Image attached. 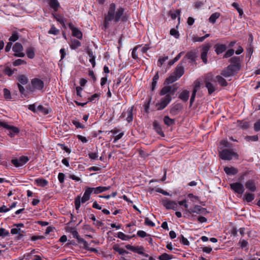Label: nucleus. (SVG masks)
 Instances as JSON below:
<instances>
[{
  "instance_id": "obj_26",
  "label": "nucleus",
  "mask_w": 260,
  "mask_h": 260,
  "mask_svg": "<svg viewBox=\"0 0 260 260\" xmlns=\"http://www.w3.org/2000/svg\"><path fill=\"white\" fill-rule=\"evenodd\" d=\"M189 97V92L187 90H184L179 95V98L184 102H186L188 100Z\"/></svg>"
},
{
  "instance_id": "obj_58",
  "label": "nucleus",
  "mask_w": 260,
  "mask_h": 260,
  "mask_svg": "<svg viewBox=\"0 0 260 260\" xmlns=\"http://www.w3.org/2000/svg\"><path fill=\"white\" fill-rule=\"evenodd\" d=\"M180 242L184 245L188 246L189 244V242L183 235H181V238L180 239Z\"/></svg>"
},
{
  "instance_id": "obj_18",
  "label": "nucleus",
  "mask_w": 260,
  "mask_h": 260,
  "mask_svg": "<svg viewBox=\"0 0 260 260\" xmlns=\"http://www.w3.org/2000/svg\"><path fill=\"white\" fill-rule=\"evenodd\" d=\"M184 73V67L181 64H179L176 67L174 74L178 79H179L183 75Z\"/></svg>"
},
{
  "instance_id": "obj_4",
  "label": "nucleus",
  "mask_w": 260,
  "mask_h": 260,
  "mask_svg": "<svg viewBox=\"0 0 260 260\" xmlns=\"http://www.w3.org/2000/svg\"><path fill=\"white\" fill-rule=\"evenodd\" d=\"M219 157L222 160H230L232 159L233 157L238 158L239 155L232 149H224L219 152Z\"/></svg>"
},
{
  "instance_id": "obj_21",
  "label": "nucleus",
  "mask_w": 260,
  "mask_h": 260,
  "mask_svg": "<svg viewBox=\"0 0 260 260\" xmlns=\"http://www.w3.org/2000/svg\"><path fill=\"white\" fill-rule=\"evenodd\" d=\"M215 51L217 54H220L226 50V46L224 44H217L214 46Z\"/></svg>"
},
{
  "instance_id": "obj_10",
  "label": "nucleus",
  "mask_w": 260,
  "mask_h": 260,
  "mask_svg": "<svg viewBox=\"0 0 260 260\" xmlns=\"http://www.w3.org/2000/svg\"><path fill=\"white\" fill-rule=\"evenodd\" d=\"M31 83L34 90H41L44 86V82L38 78L32 79Z\"/></svg>"
},
{
  "instance_id": "obj_53",
  "label": "nucleus",
  "mask_w": 260,
  "mask_h": 260,
  "mask_svg": "<svg viewBox=\"0 0 260 260\" xmlns=\"http://www.w3.org/2000/svg\"><path fill=\"white\" fill-rule=\"evenodd\" d=\"M234 52L235 51L233 49H230L225 52L223 55V58H229L232 56L234 54Z\"/></svg>"
},
{
  "instance_id": "obj_23",
  "label": "nucleus",
  "mask_w": 260,
  "mask_h": 260,
  "mask_svg": "<svg viewBox=\"0 0 260 260\" xmlns=\"http://www.w3.org/2000/svg\"><path fill=\"white\" fill-rule=\"evenodd\" d=\"M10 42L8 43L6 47L5 51L6 52H9L11 48L12 43V42H15L16 41V32H14L12 36L9 38Z\"/></svg>"
},
{
  "instance_id": "obj_6",
  "label": "nucleus",
  "mask_w": 260,
  "mask_h": 260,
  "mask_svg": "<svg viewBox=\"0 0 260 260\" xmlns=\"http://www.w3.org/2000/svg\"><path fill=\"white\" fill-rule=\"evenodd\" d=\"M211 45L209 43H206L204 44L202 48L201 58L203 62L206 64L208 62L207 60V54L210 50Z\"/></svg>"
},
{
  "instance_id": "obj_30",
  "label": "nucleus",
  "mask_w": 260,
  "mask_h": 260,
  "mask_svg": "<svg viewBox=\"0 0 260 260\" xmlns=\"http://www.w3.org/2000/svg\"><path fill=\"white\" fill-rule=\"evenodd\" d=\"M26 53L29 58H34L35 56V48L32 47H28L26 50Z\"/></svg>"
},
{
  "instance_id": "obj_54",
  "label": "nucleus",
  "mask_w": 260,
  "mask_h": 260,
  "mask_svg": "<svg viewBox=\"0 0 260 260\" xmlns=\"http://www.w3.org/2000/svg\"><path fill=\"white\" fill-rule=\"evenodd\" d=\"M152 190H154L155 191H156L157 192L160 193L164 196H171V194H170V193L169 192H168L167 191L164 190V189H162L160 188H153Z\"/></svg>"
},
{
  "instance_id": "obj_38",
  "label": "nucleus",
  "mask_w": 260,
  "mask_h": 260,
  "mask_svg": "<svg viewBox=\"0 0 260 260\" xmlns=\"http://www.w3.org/2000/svg\"><path fill=\"white\" fill-rule=\"evenodd\" d=\"M17 80L22 84L25 85L27 83L28 80L24 75H20L17 76Z\"/></svg>"
},
{
  "instance_id": "obj_33",
  "label": "nucleus",
  "mask_w": 260,
  "mask_h": 260,
  "mask_svg": "<svg viewBox=\"0 0 260 260\" xmlns=\"http://www.w3.org/2000/svg\"><path fill=\"white\" fill-rule=\"evenodd\" d=\"M164 122L168 126L174 125L175 123L174 119L170 118L168 116H165L164 118Z\"/></svg>"
},
{
  "instance_id": "obj_8",
  "label": "nucleus",
  "mask_w": 260,
  "mask_h": 260,
  "mask_svg": "<svg viewBox=\"0 0 260 260\" xmlns=\"http://www.w3.org/2000/svg\"><path fill=\"white\" fill-rule=\"evenodd\" d=\"M177 90V87L174 85L172 86H165L160 91L159 94L164 95L167 94H173Z\"/></svg>"
},
{
  "instance_id": "obj_32",
  "label": "nucleus",
  "mask_w": 260,
  "mask_h": 260,
  "mask_svg": "<svg viewBox=\"0 0 260 260\" xmlns=\"http://www.w3.org/2000/svg\"><path fill=\"white\" fill-rule=\"evenodd\" d=\"M81 42L78 40L76 39L72 40L70 43V46L72 49H76L79 47L81 46Z\"/></svg>"
},
{
  "instance_id": "obj_41",
  "label": "nucleus",
  "mask_w": 260,
  "mask_h": 260,
  "mask_svg": "<svg viewBox=\"0 0 260 260\" xmlns=\"http://www.w3.org/2000/svg\"><path fill=\"white\" fill-rule=\"evenodd\" d=\"M101 95L100 93H95L88 98V102L95 103L97 101L99 100Z\"/></svg>"
},
{
  "instance_id": "obj_43",
  "label": "nucleus",
  "mask_w": 260,
  "mask_h": 260,
  "mask_svg": "<svg viewBox=\"0 0 260 260\" xmlns=\"http://www.w3.org/2000/svg\"><path fill=\"white\" fill-rule=\"evenodd\" d=\"M230 62L232 64H241V59L239 56H233L230 59Z\"/></svg>"
},
{
  "instance_id": "obj_49",
  "label": "nucleus",
  "mask_w": 260,
  "mask_h": 260,
  "mask_svg": "<svg viewBox=\"0 0 260 260\" xmlns=\"http://www.w3.org/2000/svg\"><path fill=\"white\" fill-rule=\"evenodd\" d=\"M48 32L49 34L57 35L59 34V30L57 29L54 25H52Z\"/></svg>"
},
{
  "instance_id": "obj_42",
  "label": "nucleus",
  "mask_w": 260,
  "mask_h": 260,
  "mask_svg": "<svg viewBox=\"0 0 260 260\" xmlns=\"http://www.w3.org/2000/svg\"><path fill=\"white\" fill-rule=\"evenodd\" d=\"M15 206H16L15 202H13L11 204V205L10 206V207L9 208L6 206L4 205L0 207V212L1 213L6 212L9 211L11 209L15 207Z\"/></svg>"
},
{
  "instance_id": "obj_14",
  "label": "nucleus",
  "mask_w": 260,
  "mask_h": 260,
  "mask_svg": "<svg viewBox=\"0 0 260 260\" xmlns=\"http://www.w3.org/2000/svg\"><path fill=\"white\" fill-rule=\"evenodd\" d=\"M246 189L248 191L254 192L256 190V185L254 180L249 179L245 184Z\"/></svg>"
},
{
  "instance_id": "obj_40",
  "label": "nucleus",
  "mask_w": 260,
  "mask_h": 260,
  "mask_svg": "<svg viewBox=\"0 0 260 260\" xmlns=\"http://www.w3.org/2000/svg\"><path fill=\"white\" fill-rule=\"evenodd\" d=\"M221 75L225 78H228L234 76L231 73L228 67L222 71Z\"/></svg>"
},
{
  "instance_id": "obj_59",
  "label": "nucleus",
  "mask_w": 260,
  "mask_h": 260,
  "mask_svg": "<svg viewBox=\"0 0 260 260\" xmlns=\"http://www.w3.org/2000/svg\"><path fill=\"white\" fill-rule=\"evenodd\" d=\"M9 233L8 231L4 228H0V237H5L9 235Z\"/></svg>"
},
{
  "instance_id": "obj_20",
  "label": "nucleus",
  "mask_w": 260,
  "mask_h": 260,
  "mask_svg": "<svg viewBox=\"0 0 260 260\" xmlns=\"http://www.w3.org/2000/svg\"><path fill=\"white\" fill-rule=\"evenodd\" d=\"M153 127L155 132L160 136L164 137L165 134L162 131L161 125L157 122V121L154 120L153 123Z\"/></svg>"
},
{
  "instance_id": "obj_34",
  "label": "nucleus",
  "mask_w": 260,
  "mask_h": 260,
  "mask_svg": "<svg viewBox=\"0 0 260 260\" xmlns=\"http://www.w3.org/2000/svg\"><path fill=\"white\" fill-rule=\"evenodd\" d=\"M133 109H134V106H132L130 108H129L127 111V116L126 117V120L128 123L132 122L133 120Z\"/></svg>"
},
{
  "instance_id": "obj_63",
  "label": "nucleus",
  "mask_w": 260,
  "mask_h": 260,
  "mask_svg": "<svg viewBox=\"0 0 260 260\" xmlns=\"http://www.w3.org/2000/svg\"><path fill=\"white\" fill-rule=\"evenodd\" d=\"M168 59V56H165L160 57L158 60V66L161 67L165 61Z\"/></svg>"
},
{
  "instance_id": "obj_28",
  "label": "nucleus",
  "mask_w": 260,
  "mask_h": 260,
  "mask_svg": "<svg viewBox=\"0 0 260 260\" xmlns=\"http://www.w3.org/2000/svg\"><path fill=\"white\" fill-rule=\"evenodd\" d=\"M49 4L50 7L55 12L58 10V8L60 7L59 3L57 0H49Z\"/></svg>"
},
{
  "instance_id": "obj_37",
  "label": "nucleus",
  "mask_w": 260,
  "mask_h": 260,
  "mask_svg": "<svg viewBox=\"0 0 260 260\" xmlns=\"http://www.w3.org/2000/svg\"><path fill=\"white\" fill-rule=\"evenodd\" d=\"M216 79L218 83L222 86H226L228 85V82L222 77L220 76H216Z\"/></svg>"
},
{
  "instance_id": "obj_62",
  "label": "nucleus",
  "mask_w": 260,
  "mask_h": 260,
  "mask_svg": "<svg viewBox=\"0 0 260 260\" xmlns=\"http://www.w3.org/2000/svg\"><path fill=\"white\" fill-rule=\"evenodd\" d=\"M145 224L146 225L153 227L155 226V223L153 222L152 221H151L148 217H146L145 218Z\"/></svg>"
},
{
  "instance_id": "obj_24",
  "label": "nucleus",
  "mask_w": 260,
  "mask_h": 260,
  "mask_svg": "<svg viewBox=\"0 0 260 260\" xmlns=\"http://www.w3.org/2000/svg\"><path fill=\"white\" fill-rule=\"evenodd\" d=\"M224 171L228 175H235L238 172V169L233 167H225Z\"/></svg>"
},
{
  "instance_id": "obj_57",
  "label": "nucleus",
  "mask_w": 260,
  "mask_h": 260,
  "mask_svg": "<svg viewBox=\"0 0 260 260\" xmlns=\"http://www.w3.org/2000/svg\"><path fill=\"white\" fill-rule=\"evenodd\" d=\"M89 157L91 159H96L98 157V151L96 149V151L94 152H89L88 153Z\"/></svg>"
},
{
  "instance_id": "obj_47",
  "label": "nucleus",
  "mask_w": 260,
  "mask_h": 260,
  "mask_svg": "<svg viewBox=\"0 0 260 260\" xmlns=\"http://www.w3.org/2000/svg\"><path fill=\"white\" fill-rule=\"evenodd\" d=\"M245 140L247 142H255L258 141V137L257 135L246 136L245 137Z\"/></svg>"
},
{
  "instance_id": "obj_2",
  "label": "nucleus",
  "mask_w": 260,
  "mask_h": 260,
  "mask_svg": "<svg viewBox=\"0 0 260 260\" xmlns=\"http://www.w3.org/2000/svg\"><path fill=\"white\" fill-rule=\"evenodd\" d=\"M205 87L208 89V94L211 95L217 89L216 81L211 74H207L204 80Z\"/></svg>"
},
{
  "instance_id": "obj_48",
  "label": "nucleus",
  "mask_w": 260,
  "mask_h": 260,
  "mask_svg": "<svg viewBox=\"0 0 260 260\" xmlns=\"http://www.w3.org/2000/svg\"><path fill=\"white\" fill-rule=\"evenodd\" d=\"M151 98L149 97L145 101L144 104V110L145 112L146 113H148L149 112V106L150 103L151 102Z\"/></svg>"
},
{
  "instance_id": "obj_27",
  "label": "nucleus",
  "mask_w": 260,
  "mask_h": 260,
  "mask_svg": "<svg viewBox=\"0 0 260 260\" xmlns=\"http://www.w3.org/2000/svg\"><path fill=\"white\" fill-rule=\"evenodd\" d=\"M35 183L37 186H41L42 187H45L48 184V181L43 178H38L35 180Z\"/></svg>"
},
{
  "instance_id": "obj_9",
  "label": "nucleus",
  "mask_w": 260,
  "mask_h": 260,
  "mask_svg": "<svg viewBox=\"0 0 260 260\" xmlns=\"http://www.w3.org/2000/svg\"><path fill=\"white\" fill-rule=\"evenodd\" d=\"M68 231L72 235L73 238H76L77 240L79 243H85V246H87V241H85L83 238H82L80 237L78 232L74 228H69Z\"/></svg>"
},
{
  "instance_id": "obj_61",
  "label": "nucleus",
  "mask_w": 260,
  "mask_h": 260,
  "mask_svg": "<svg viewBox=\"0 0 260 260\" xmlns=\"http://www.w3.org/2000/svg\"><path fill=\"white\" fill-rule=\"evenodd\" d=\"M137 235L141 238L150 236V235L147 234L145 231L142 230H140L137 232Z\"/></svg>"
},
{
  "instance_id": "obj_13",
  "label": "nucleus",
  "mask_w": 260,
  "mask_h": 260,
  "mask_svg": "<svg viewBox=\"0 0 260 260\" xmlns=\"http://www.w3.org/2000/svg\"><path fill=\"white\" fill-rule=\"evenodd\" d=\"M162 204L167 209H173L176 210L177 209V203L175 201L165 200L162 201Z\"/></svg>"
},
{
  "instance_id": "obj_31",
  "label": "nucleus",
  "mask_w": 260,
  "mask_h": 260,
  "mask_svg": "<svg viewBox=\"0 0 260 260\" xmlns=\"http://www.w3.org/2000/svg\"><path fill=\"white\" fill-rule=\"evenodd\" d=\"M135 235H134L133 236H128L124 234L122 232H119L117 233V237L122 240H129L131 238L135 237Z\"/></svg>"
},
{
  "instance_id": "obj_7",
  "label": "nucleus",
  "mask_w": 260,
  "mask_h": 260,
  "mask_svg": "<svg viewBox=\"0 0 260 260\" xmlns=\"http://www.w3.org/2000/svg\"><path fill=\"white\" fill-rule=\"evenodd\" d=\"M230 187L235 192L240 194H243L245 190L243 185L240 182L231 183Z\"/></svg>"
},
{
  "instance_id": "obj_60",
  "label": "nucleus",
  "mask_w": 260,
  "mask_h": 260,
  "mask_svg": "<svg viewBox=\"0 0 260 260\" xmlns=\"http://www.w3.org/2000/svg\"><path fill=\"white\" fill-rule=\"evenodd\" d=\"M138 48V46H136L133 50L132 52V57L135 59H138L139 58L138 54L137 53V50Z\"/></svg>"
},
{
  "instance_id": "obj_56",
  "label": "nucleus",
  "mask_w": 260,
  "mask_h": 260,
  "mask_svg": "<svg viewBox=\"0 0 260 260\" xmlns=\"http://www.w3.org/2000/svg\"><path fill=\"white\" fill-rule=\"evenodd\" d=\"M72 123L77 128H82L83 129L85 128V126L82 124L80 122L73 120H72Z\"/></svg>"
},
{
  "instance_id": "obj_17",
  "label": "nucleus",
  "mask_w": 260,
  "mask_h": 260,
  "mask_svg": "<svg viewBox=\"0 0 260 260\" xmlns=\"http://www.w3.org/2000/svg\"><path fill=\"white\" fill-rule=\"evenodd\" d=\"M29 157L27 156L24 155H21L20 157H19V158H17V168L23 167L29 161Z\"/></svg>"
},
{
  "instance_id": "obj_55",
  "label": "nucleus",
  "mask_w": 260,
  "mask_h": 260,
  "mask_svg": "<svg viewBox=\"0 0 260 260\" xmlns=\"http://www.w3.org/2000/svg\"><path fill=\"white\" fill-rule=\"evenodd\" d=\"M170 35L174 36L176 39H178L179 37V33L178 31L174 28L170 30Z\"/></svg>"
},
{
  "instance_id": "obj_51",
  "label": "nucleus",
  "mask_w": 260,
  "mask_h": 260,
  "mask_svg": "<svg viewBox=\"0 0 260 260\" xmlns=\"http://www.w3.org/2000/svg\"><path fill=\"white\" fill-rule=\"evenodd\" d=\"M184 58H187L188 59L190 60V62L195 61V54L192 52H189L186 54Z\"/></svg>"
},
{
  "instance_id": "obj_36",
  "label": "nucleus",
  "mask_w": 260,
  "mask_h": 260,
  "mask_svg": "<svg viewBox=\"0 0 260 260\" xmlns=\"http://www.w3.org/2000/svg\"><path fill=\"white\" fill-rule=\"evenodd\" d=\"M113 249L115 251L118 252V253L120 255H122L124 253H128V252L125 250V249L121 248L119 247V246L117 244L114 245L113 246Z\"/></svg>"
},
{
  "instance_id": "obj_12",
  "label": "nucleus",
  "mask_w": 260,
  "mask_h": 260,
  "mask_svg": "<svg viewBox=\"0 0 260 260\" xmlns=\"http://www.w3.org/2000/svg\"><path fill=\"white\" fill-rule=\"evenodd\" d=\"M0 126H3L9 131L8 135L11 137H14L16 134V127L10 126L6 122H0Z\"/></svg>"
},
{
  "instance_id": "obj_46",
  "label": "nucleus",
  "mask_w": 260,
  "mask_h": 260,
  "mask_svg": "<svg viewBox=\"0 0 260 260\" xmlns=\"http://www.w3.org/2000/svg\"><path fill=\"white\" fill-rule=\"evenodd\" d=\"M173 255L164 253L158 257L159 260H170L173 258Z\"/></svg>"
},
{
  "instance_id": "obj_3",
  "label": "nucleus",
  "mask_w": 260,
  "mask_h": 260,
  "mask_svg": "<svg viewBox=\"0 0 260 260\" xmlns=\"http://www.w3.org/2000/svg\"><path fill=\"white\" fill-rule=\"evenodd\" d=\"M92 190L91 187H87L85 190L83 196L81 199L80 196H77L74 201L75 206L76 210H78L81 206V203H84L90 199L91 193Z\"/></svg>"
},
{
  "instance_id": "obj_35",
  "label": "nucleus",
  "mask_w": 260,
  "mask_h": 260,
  "mask_svg": "<svg viewBox=\"0 0 260 260\" xmlns=\"http://www.w3.org/2000/svg\"><path fill=\"white\" fill-rule=\"evenodd\" d=\"M178 79V78L175 75H171L166 79L164 84L169 85L176 81Z\"/></svg>"
},
{
  "instance_id": "obj_22",
  "label": "nucleus",
  "mask_w": 260,
  "mask_h": 260,
  "mask_svg": "<svg viewBox=\"0 0 260 260\" xmlns=\"http://www.w3.org/2000/svg\"><path fill=\"white\" fill-rule=\"evenodd\" d=\"M38 111L40 112L43 115H47L51 112V109L49 108L48 106L44 107L42 105H40L37 107Z\"/></svg>"
},
{
  "instance_id": "obj_19",
  "label": "nucleus",
  "mask_w": 260,
  "mask_h": 260,
  "mask_svg": "<svg viewBox=\"0 0 260 260\" xmlns=\"http://www.w3.org/2000/svg\"><path fill=\"white\" fill-rule=\"evenodd\" d=\"M111 188V186H109L107 187L106 186H98L96 187H91V190H92V192L94 194H99L100 193H102L103 192H104L106 190H109Z\"/></svg>"
},
{
  "instance_id": "obj_25",
  "label": "nucleus",
  "mask_w": 260,
  "mask_h": 260,
  "mask_svg": "<svg viewBox=\"0 0 260 260\" xmlns=\"http://www.w3.org/2000/svg\"><path fill=\"white\" fill-rule=\"evenodd\" d=\"M228 67L234 76L237 74L241 69V64H230Z\"/></svg>"
},
{
  "instance_id": "obj_16",
  "label": "nucleus",
  "mask_w": 260,
  "mask_h": 260,
  "mask_svg": "<svg viewBox=\"0 0 260 260\" xmlns=\"http://www.w3.org/2000/svg\"><path fill=\"white\" fill-rule=\"evenodd\" d=\"M183 106L181 104H176L171 108L170 113L173 116H175L182 109Z\"/></svg>"
},
{
  "instance_id": "obj_64",
  "label": "nucleus",
  "mask_w": 260,
  "mask_h": 260,
  "mask_svg": "<svg viewBox=\"0 0 260 260\" xmlns=\"http://www.w3.org/2000/svg\"><path fill=\"white\" fill-rule=\"evenodd\" d=\"M254 129L255 132L260 131V119L254 124Z\"/></svg>"
},
{
  "instance_id": "obj_50",
  "label": "nucleus",
  "mask_w": 260,
  "mask_h": 260,
  "mask_svg": "<svg viewBox=\"0 0 260 260\" xmlns=\"http://www.w3.org/2000/svg\"><path fill=\"white\" fill-rule=\"evenodd\" d=\"M181 10L179 9L176 10L174 12H170V16L173 20L175 19L179 15H180Z\"/></svg>"
},
{
  "instance_id": "obj_44",
  "label": "nucleus",
  "mask_w": 260,
  "mask_h": 260,
  "mask_svg": "<svg viewBox=\"0 0 260 260\" xmlns=\"http://www.w3.org/2000/svg\"><path fill=\"white\" fill-rule=\"evenodd\" d=\"M237 122L239 123V126L242 129H246L249 126V122L244 121H238Z\"/></svg>"
},
{
  "instance_id": "obj_39",
  "label": "nucleus",
  "mask_w": 260,
  "mask_h": 260,
  "mask_svg": "<svg viewBox=\"0 0 260 260\" xmlns=\"http://www.w3.org/2000/svg\"><path fill=\"white\" fill-rule=\"evenodd\" d=\"M220 15V13L218 12L213 13L209 17V21L210 23L214 24L215 22L216 19L219 17Z\"/></svg>"
},
{
  "instance_id": "obj_29",
  "label": "nucleus",
  "mask_w": 260,
  "mask_h": 260,
  "mask_svg": "<svg viewBox=\"0 0 260 260\" xmlns=\"http://www.w3.org/2000/svg\"><path fill=\"white\" fill-rule=\"evenodd\" d=\"M26 228H17V240L22 239L25 236V234L27 232Z\"/></svg>"
},
{
  "instance_id": "obj_1",
  "label": "nucleus",
  "mask_w": 260,
  "mask_h": 260,
  "mask_svg": "<svg viewBox=\"0 0 260 260\" xmlns=\"http://www.w3.org/2000/svg\"><path fill=\"white\" fill-rule=\"evenodd\" d=\"M124 8L122 7H119L116 9V5L114 3H111L109 5L107 13L105 15L104 21L105 30L109 27V22L111 21H113L115 23L120 21L126 22L128 17L124 13Z\"/></svg>"
},
{
  "instance_id": "obj_52",
  "label": "nucleus",
  "mask_w": 260,
  "mask_h": 260,
  "mask_svg": "<svg viewBox=\"0 0 260 260\" xmlns=\"http://www.w3.org/2000/svg\"><path fill=\"white\" fill-rule=\"evenodd\" d=\"M15 69L12 70L11 68L9 66H6L5 68L4 73L5 74L10 76L14 73Z\"/></svg>"
},
{
  "instance_id": "obj_15",
  "label": "nucleus",
  "mask_w": 260,
  "mask_h": 260,
  "mask_svg": "<svg viewBox=\"0 0 260 260\" xmlns=\"http://www.w3.org/2000/svg\"><path fill=\"white\" fill-rule=\"evenodd\" d=\"M69 27L72 30L73 36L78 39L82 38V32L77 27H74L72 23H69Z\"/></svg>"
},
{
  "instance_id": "obj_11",
  "label": "nucleus",
  "mask_w": 260,
  "mask_h": 260,
  "mask_svg": "<svg viewBox=\"0 0 260 260\" xmlns=\"http://www.w3.org/2000/svg\"><path fill=\"white\" fill-rule=\"evenodd\" d=\"M186 211L190 214L192 213H196L197 214H205L208 212L206 208H203L199 205H196L192 208L187 209Z\"/></svg>"
},
{
  "instance_id": "obj_5",
  "label": "nucleus",
  "mask_w": 260,
  "mask_h": 260,
  "mask_svg": "<svg viewBox=\"0 0 260 260\" xmlns=\"http://www.w3.org/2000/svg\"><path fill=\"white\" fill-rule=\"evenodd\" d=\"M172 97L170 94H167L162 98L160 103L156 104V106L157 110H162L165 108L167 105L171 102Z\"/></svg>"
},
{
  "instance_id": "obj_45",
  "label": "nucleus",
  "mask_w": 260,
  "mask_h": 260,
  "mask_svg": "<svg viewBox=\"0 0 260 260\" xmlns=\"http://www.w3.org/2000/svg\"><path fill=\"white\" fill-rule=\"evenodd\" d=\"M255 196L253 193H247L246 192L244 196V199L247 202H251L252 201H253L254 199Z\"/></svg>"
}]
</instances>
